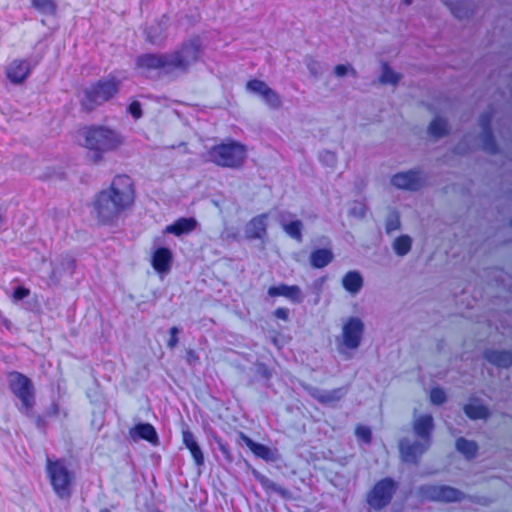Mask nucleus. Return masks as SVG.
Instances as JSON below:
<instances>
[{
    "label": "nucleus",
    "mask_w": 512,
    "mask_h": 512,
    "mask_svg": "<svg viewBox=\"0 0 512 512\" xmlns=\"http://www.w3.org/2000/svg\"><path fill=\"white\" fill-rule=\"evenodd\" d=\"M333 260V253L329 249H317L310 255V263L315 268H323Z\"/></svg>",
    "instance_id": "23"
},
{
    "label": "nucleus",
    "mask_w": 512,
    "mask_h": 512,
    "mask_svg": "<svg viewBox=\"0 0 512 512\" xmlns=\"http://www.w3.org/2000/svg\"><path fill=\"white\" fill-rule=\"evenodd\" d=\"M284 231L292 238L302 240V227L303 224L300 220H294L289 223H282Z\"/></svg>",
    "instance_id": "34"
},
{
    "label": "nucleus",
    "mask_w": 512,
    "mask_h": 512,
    "mask_svg": "<svg viewBox=\"0 0 512 512\" xmlns=\"http://www.w3.org/2000/svg\"><path fill=\"white\" fill-rule=\"evenodd\" d=\"M430 400L433 404L440 405L445 402L446 394L440 388H433L430 392Z\"/></svg>",
    "instance_id": "42"
},
{
    "label": "nucleus",
    "mask_w": 512,
    "mask_h": 512,
    "mask_svg": "<svg viewBox=\"0 0 512 512\" xmlns=\"http://www.w3.org/2000/svg\"><path fill=\"white\" fill-rule=\"evenodd\" d=\"M197 226V221L194 218H180L175 223L168 225L165 228V233L181 236L192 232Z\"/></svg>",
    "instance_id": "17"
},
{
    "label": "nucleus",
    "mask_w": 512,
    "mask_h": 512,
    "mask_svg": "<svg viewBox=\"0 0 512 512\" xmlns=\"http://www.w3.org/2000/svg\"><path fill=\"white\" fill-rule=\"evenodd\" d=\"M246 88L248 91L262 96L263 100L265 99L267 93L271 90V88L264 81L257 79L248 81Z\"/></svg>",
    "instance_id": "33"
},
{
    "label": "nucleus",
    "mask_w": 512,
    "mask_h": 512,
    "mask_svg": "<svg viewBox=\"0 0 512 512\" xmlns=\"http://www.w3.org/2000/svg\"><path fill=\"white\" fill-rule=\"evenodd\" d=\"M466 415L471 419H483L488 416V410L485 406L471 402L464 407Z\"/></svg>",
    "instance_id": "26"
},
{
    "label": "nucleus",
    "mask_w": 512,
    "mask_h": 512,
    "mask_svg": "<svg viewBox=\"0 0 512 512\" xmlns=\"http://www.w3.org/2000/svg\"><path fill=\"white\" fill-rule=\"evenodd\" d=\"M119 85L120 81L114 76L99 80L85 89L82 105L88 110L94 109L111 99L118 92Z\"/></svg>",
    "instance_id": "6"
},
{
    "label": "nucleus",
    "mask_w": 512,
    "mask_h": 512,
    "mask_svg": "<svg viewBox=\"0 0 512 512\" xmlns=\"http://www.w3.org/2000/svg\"><path fill=\"white\" fill-rule=\"evenodd\" d=\"M100 512H110L109 510L105 509V510H102Z\"/></svg>",
    "instance_id": "53"
},
{
    "label": "nucleus",
    "mask_w": 512,
    "mask_h": 512,
    "mask_svg": "<svg viewBox=\"0 0 512 512\" xmlns=\"http://www.w3.org/2000/svg\"><path fill=\"white\" fill-rule=\"evenodd\" d=\"M345 394L343 388L334 389L332 391H318L313 396L321 403L331 404L339 401Z\"/></svg>",
    "instance_id": "24"
},
{
    "label": "nucleus",
    "mask_w": 512,
    "mask_h": 512,
    "mask_svg": "<svg viewBox=\"0 0 512 512\" xmlns=\"http://www.w3.org/2000/svg\"><path fill=\"white\" fill-rule=\"evenodd\" d=\"M80 144L92 152L91 160L99 163L105 153L113 152L124 144L123 135L112 128L93 125L82 129Z\"/></svg>",
    "instance_id": "3"
},
{
    "label": "nucleus",
    "mask_w": 512,
    "mask_h": 512,
    "mask_svg": "<svg viewBox=\"0 0 512 512\" xmlns=\"http://www.w3.org/2000/svg\"><path fill=\"white\" fill-rule=\"evenodd\" d=\"M47 473L55 493L61 498H67L71 495V486L74 481V475L71 473L62 461L47 460Z\"/></svg>",
    "instance_id": "8"
},
{
    "label": "nucleus",
    "mask_w": 512,
    "mask_h": 512,
    "mask_svg": "<svg viewBox=\"0 0 512 512\" xmlns=\"http://www.w3.org/2000/svg\"><path fill=\"white\" fill-rule=\"evenodd\" d=\"M30 294V290L25 288V287H17L15 290H14V293H13V298L15 300H22L24 298H26L27 296H29Z\"/></svg>",
    "instance_id": "47"
},
{
    "label": "nucleus",
    "mask_w": 512,
    "mask_h": 512,
    "mask_svg": "<svg viewBox=\"0 0 512 512\" xmlns=\"http://www.w3.org/2000/svg\"><path fill=\"white\" fill-rule=\"evenodd\" d=\"M352 213L359 217H363L365 216L366 208L363 204L359 203L352 208Z\"/></svg>",
    "instance_id": "50"
},
{
    "label": "nucleus",
    "mask_w": 512,
    "mask_h": 512,
    "mask_svg": "<svg viewBox=\"0 0 512 512\" xmlns=\"http://www.w3.org/2000/svg\"><path fill=\"white\" fill-rule=\"evenodd\" d=\"M364 333V323L358 317H349L342 326V343L348 349H357Z\"/></svg>",
    "instance_id": "10"
},
{
    "label": "nucleus",
    "mask_w": 512,
    "mask_h": 512,
    "mask_svg": "<svg viewBox=\"0 0 512 512\" xmlns=\"http://www.w3.org/2000/svg\"><path fill=\"white\" fill-rule=\"evenodd\" d=\"M411 244V238L407 235H402L394 241L393 247L396 254L404 256L410 251Z\"/></svg>",
    "instance_id": "35"
},
{
    "label": "nucleus",
    "mask_w": 512,
    "mask_h": 512,
    "mask_svg": "<svg viewBox=\"0 0 512 512\" xmlns=\"http://www.w3.org/2000/svg\"><path fill=\"white\" fill-rule=\"evenodd\" d=\"M491 113L486 112L480 117V126L483 130L482 141L484 149L493 152L495 150V142L490 130Z\"/></svg>",
    "instance_id": "19"
},
{
    "label": "nucleus",
    "mask_w": 512,
    "mask_h": 512,
    "mask_svg": "<svg viewBox=\"0 0 512 512\" xmlns=\"http://www.w3.org/2000/svg\"><path fill=\"white\" fill-rule=\"evenodd\" d=\"M206 156L208 161L217 166L239 169L247 159V148L240 142L228 140L209 148Z\"/></svg>",
    "instance_id": "4"
},
{
    "label": "nucleus",
    "mask_w": 512,
    "mask_h": 512,
    "mask_svg": "<svg viewBox=\"0 0 512 512\" xmlns=\"http://www.w3.org/2000/svg\"><path fill=\"white\" fill-rule=\"evenodd\" d=\"M130 114L135 118V119H138L141 117L142 115V111H141V105L139 102H133L129 105V108H128Z\"/></svg>",
    "instance_id": "46"
},
{
    "label": "nucleus",
    "mask_w": 512,
    "mask_h": 512,
    "mask_svg": "<svg viewBox=\"0 0 512 512\" xmlns=\"http://www.w3.org/2000/svg\"><path fill=\"white\" fill-rule=\"evenodd\" d=\"M422 496L433 501H457L461 492L449 486L429 485L421 488Z\"/></svg>",
    "instance_id": "11"
},
{
    "label": "nucleus",
    "mask_w": 512,
    "mask_h": 512,
    "mask_svg": "<svg viewBox=\"0 0 512 512\" xmlns=\"http://www.w3.org/2000/svg\"><path fill=\"white\" fill-rule=\"evenodd\" d=\"M32 6L42 14L52 15L56 10L53 0H31Z\"/></svg>",
    "instance_id": "36"
},
{
    "label": "nucleus",
    "mask_w": 512,
    "mask_h": 512,
    "mask_svg": "<svg viewBox=\"0 0 512 512\" xmlns=\"http://www.w3.org/2000/svg\"><path fill=\"white\" fill-rule=\"evenodd\" d=\"M243 440L246 444V446L258 457H261L263 459H268L270 457V449L263 445L254 442L252 439H250L247 436H243Z\"/></svg>",
    "instance_id": "27"
},
{
    "label": "nucleus",
    "mask_w": 512,
    "mask_h": 512,
    "mask_svg": "<svg viewBox=\"0 0 512 512\" xmlns=\"http://www.w3.org/2000/svg\"><path fill=\"white\" fill-rule=\"evenodd\" d=\"M268 295L271 297L282 296L293 303H301L303 301L302 291L297 285L280 284L278 286H271L268 289Z\"/></svg>",
    "instance_id": "14"
},
{
    "label": "nucleus",
    "mask_w": 512,
    "mask_h": 512,
    "mask_svg": "<svg viewBox=\"0 0 512 512\" xmlns=\"http://www.w3.org/2000/svg\"><path fill=\"white\" fill-rule=\"evenodd\" d=\"M320 160L324 164H326L330 167H333V166H335V164L337 162V157H336L335 153L330 152V151H325L320 154Z\"/></svg>",
    "instance_id": "43"
},
{
    "label": "nucleus",
    "mask_w": 512,
    "mask_h": 512,
    "mask_svg": "<svg viewBox=\"0 0 512 512\" xmlns=\"http://www.w3.org/2000/svg\"><path fill=\"white\" fill-rule=\"evenodd\" d=\"M246 88L248 91L262 96L263 100L265 99L267 93L271 90V88L264 81L257 79L248 81Z\"/></svg>",
    "instance_id": "31"
},
{
    "label": "nucleus",
    "mask_w": 512,
    "mask_h": 512,
    "mask_svg": "<svg viewBox=\"0 0 512 512\" xmlns=\"http://www.w3.org/2000/svg\"><path fill=\"white\" fill-rule=\"evenodd\" d=\"M356 435L358 438L362 439L365 442H370L371 440V430L366 426H359L356 428Z\"/></svg>",
    "instance_id": "44"
},
{
    "label": "nucleus",
    "mask_w": 512,
    "mask_h": 512,
    "mask_svg": "<svg viewBox=\"0 0 512 512\" xmlns=\"http://www.w3.org/2000/svg\"><path fill=\"white\" fill-rule=\"evenodd\" d=\"M334 74L336 77L338 78H342V77H345L347 75H351L353 77H357V71L349 64L345 65V64H339V65H336L335 68H334Z\"/></svg>",
    "instance_id": "38"
},
{
    "label": "nucleus",
    "mask_w": 512,
    "mask_h": 512,
    "mask_svg": "<svg viewBox=\"0 0 512 512\" xmlns=\"http://www.w3.org/2000/svg\"><path fill=\"white\" fill-rule=\"evenodd\" d=\"M453 15L459 19L468 18L472 12L470 3L457 2L455 4H448Z\"/></svg>",
    "instance_id": "29"
},
{
    "label": "nucleus",
    "mask_w": 512,
    "mask_h": 512,
    "mask_svg": "<svg viewBox=\"0 0 512 512\" xmlns=\"http://www.w3.org/2000/svg\"><path fill=\"white\" fill-rule=\"evenodd\" d=\"M428 131L430 135L436 138L442 137L447 133V122L440 117H436L430 123Z\"/></svg>",
    "instance_id": "30"
},
{
    "label": "nucleus",
    "mask_w": 512,
    "mask_h": 512,
    "mask_svg": "<svg viewBox=\"0 0 512 512\" xmlns=\"http://www.w3.org/2000/svg\"><path fill=\"white\" fill-rule=\"evenodd\" d=\"M433 429V418L429 414L416 417L413 422V430L419 440L410 444L406 440L400 442V452L404 461L415 462L430 446V433Z\"/></svg>",
    "instance_id": "5"
},
{
    "label": "nucleus",
    "mask_w": 512,
    "mask_h": 512,
    "mask_svg": "<svg viewBox=\"0 0 512 512\" xmlns=\"http://www.w3.org/2000/svg\"><path fill=\"white\" fill-rule=\"evenodd\" d=\"M305 63H306L307 69L309 70L310 74L313 77H319L322 74V72H323L322 65L320 62H318L314 58H311V57L307 58L305 60Z\"/></svg>",
    "instance_id": "41"
},
{
    "label": "nucleus",
    "mask_w": 512,
    "mask_h": 512,
    "mask_svg": "<svg viewBox=\"0 0 512 512\" xmlns=\"http://www.w3.org/2000/svg\"><path fill=\"white\" fill-rule=\"evenodd\" d=\"M264 101L272 109H278L282 104L279 94L273 89L267 93Z\"/></svg>",
    "instance_id": "39"
},
{
    "label": "nucleus",
    "mask_w": 512,
    "mask_h": 512,
    "mask_svg": "<svg viewBox=\"0 0 512 512\" xmlns=\"http://www.w3.org/2000/svg\"><path fill=\"white\" fill-rule=\"evenodd\" d=\"M182 436L183 443L189 449L195 463L198 466L202 465L204 462V456L197 441L195 440L194 435L190 431L185 430L183 431Z\"/></svg>",
    "instance_id": "21"
},
{
    "label": "nucleus",
    "mask_w": 512,
    "mask_h": 512,
    "mask_svg": "<svg viewBox=\"0 0 512 512\" xmlns=\"http://www.w3.org/2000/svg\"><path fill=\"white\" fill-rule=\"evenodd\" d=\"M32 67L26 60H13L6 69L7 78L14 84H20L29 76Z\"/></svg>",
    "instance_id": "13"
},
{
    "label": "nucleus",
    "mask_w": 512,
    "mask_h": 512,
    "mask_svg": "<svg viewBox=\"0 0 512 512\" xmlns=\"http://www.w3.org/2000/svg\"><path fill=\"white\" fill-rule=\"evenodd\" d=\"M178 333H179V329L176 326H174V327H172L170 329L171 337H170V339L168 341V347L169 348L173 349V348H175L177 346V344L179 342V339L177 337Z\"/></svg>",
    "instance_id": "45"
},
{
    "label": "nucleus",
    "mask_w": 512,
    "mask_h": 512,
    "mask_svg": "<svg viewBox=\"0 0 512 512\" xmlns=\"http://www.w3.org/2000/svg\"><path fill=\"white\" fill-rule=\"evenodd\" d=\"M246 88L248 91L262 96L263 100L265 99L267 93L271 90V88L264 81L257 79L248 81Z\"/></svg>",
    "instance_id": "32"
},
{
    "label": "nucleus",
    "mask_w": 512,
    "mask_h": 512,
    "mask_svg": "<svg viewBox=\"0 0 512 512\" xmlns=\"http://www.w3.org/2000/svg\"><path fill=\"white\" fill-rule=\"evenodd\" d=\"M74 263L75 260L71 256H64L60 265L53 268V275H57L62 272H72L74 269Z\"/></svg>",
    "instance_id": "37"
},
{
    "label": "nucleus",
    "mask_w": 512,
    "mask_h": 512,
    "mask_svg": "<svg viewBox=\"0 0 512 512\" xmlns=\"http://www.w3.org/2000/svg\"><path fill=\"white\" fill-rule=\"evenodd\" d=\"M129 436L133 441L146 440L155 445L158 443V435L155 428L149 423H140L129 430Z\"/></svg>",
    "instance_id": "16"
},
{
    "label": "nucleus",
    "mask_w": 512,
    "mask_h": 512,
    "mask_svg": "<svg viewBox=\"0 0 512 512\" xmlns=\"http://www.w3.org/2000/svg\"><path fill=\"white\" fill-rule=\"evenodd\" d=\"M342 285L346 291L355 295L363 287V278L358 271H349L344 275Z\"/></svg>",
    "instance_id": "20"
},
{
    "label": "nucleus",
    "mask_w": 512,
    "mask_h": 512,
    "mask_svg": "<svg viewBox=\"0 0 512 512\" xmlns=\"http://www.w3.org/2000/svg\"><path fill=\"white\" fill-rule=\"evenodd\" d=\"M202 45L198 38L184 42L169 53L144 54L137 58L136 65L143 73L158 71L163 75L185 74L200 58Z\"/></svg>",
    "instance_id": "1"
},
{
    "label": "nucleus",
    "mask_w": 512,
    "mask_h": 512,
    "mask_svg": "<svg viewBox=\"0 0 512 512\" xmlns=\"http://www.w3.org/2000/svg\"><path fill=\"white\" fill-rule=\"evenodd\" d=\"M152 27L149 29V32H148V37H149V40L151 43H157V38L152 36L151 33H152Z\"/></svg>",
    "instance_id": "51"
},
{
    "label": "nucleus",
    "mask_w": 512,
    "mask_h": 512,
    "mask_svg": "<svg viewBox=\"0 0 512 512\" xmlns=\"http://www.w3.org/2000/svg\"><path fill=\"white\" fill-rule=\"evenodd\" d=\"M186 361L189 365H195L199 361V357L194 350L189 349L186 352Z\"/></svg>",
    "instance_id": "48"
},
{
    "label": "nucleus",
    "mask_w": 512,
    "mask_h": 512,
    "mask_svg": "<svg viewBox=\"0 0 512 512\" xmlns=\"http://www.w3.org/2000/svg\"><path fill=\"white\" fill-rule=\"evenodd\" d=\"M134 199L133 180L127 175H118L114 177L109 188L96 196L94 210L100 221L110 222L129 209Z\"/></svg>",
    "instance_id": "2"
},
{
    "label": "nucleus",
    "mask_w": 512,
    "mask_h": 512,
    "mask_svg": "<svg viewBox=\"0 0 512 512\" xmlns=\"http://www.w3.org/2000/svg\"><path fill=\"white\" fill-rule=\"evenodd\" d=\"M400 227L399 214L395 211L391 212L386 219V231L391 233Z\"/></svg>",
    "instance_id": "40"
},
{
    "label": "nucleus",
    "mask_w": 512,
    "mask_h": 512,
    "mask_svg": "<svg viewBox=\"0 0 512 512\" xmlns=\"http://www.w3.org/2000/svg\"><path fill=\"white\" fill-rule=\"evenodd\" d=\"M267 214L252 218L245 226V236L248 239H262L267 230Z\"/></svg>",
    "instance_id": "15"
},
{
    "label": "nucleus",
    "mask_w": 512,
    "mask_h": 512,
    "mask_svg": "<svg viewBox=\"0 0 512 512\" xmlns=\"http://www.w3.org/2000/svg\"><path fill=\"white\" fill-rule=\"evenodd\" d=\"M274 315L276 318L286 321L289 316V311L286 308L280 307L275 310Z\"/></svg>",
    "instance_id": "49"
},
{
    "label": "nucleus",
    "mask_w": 512,
    "mask_h": 512,
    "mask_svg": "<svg viewBox=\"0 0 512 512\" xmlns=\"http://www.w3.org/2000/svg\"><path fill=\"white\" fill-rule=\"evenodd\" d=\"M403 3L408 6L412 3V0H403Z\"/></svg>",
    "instance_id": "52"
},
{
    "label": "nucleus",
    "mask_w": 512,
    "mask_h": 512,
    "mask_svg": "<svg viewBox=\"0 0 512 512\" xmlns=\"http://www.w3.org/2000/svg\"><path fill=\"white\" fill-rule=\"evenodd\" d=\"M456 448L468 459L473 458L478 449L477 444L474 441H469L464 438H459L456 441Z\"/></svg>",
    "instance_id": "25"
},
{
    "label": "nucleus",
    "mask_w": 512,
    "mask_h": 512,
    "mask_svg": "<svg viewBox=\"0 0 512 512\" xmlns=\"http://www.w3.org/2000/svg\"><path fill=\"white\" fill-rule=\"evenodd\" d=\"M487 360L502 368H507L512 364V354L508 351H487Z\"/></svg>",
    "instance_id": "22"
},
{
    "label": "nucleus",
    "mask_w": 512,
    "mask_h": 512,
    "mask_svg": "<svg viewBox=\"0 0 512 512\" xmlns=\"http://www.w3.org/2000/svg\"><path fill=\"white\" fill-rule=\"evenodd\" d=\"M391 183L399 189L417 190L423 185L424 178L418 171H408L394 175Z\"/></svg>",
    "instance_id": "12"
},
{
    "label": "nucleus",
    "mask_w": 512,
    "mask_h": 512,
    "mask_svg": "<svg viewBox=\"0 0 512 512\" xmlns=\"http://www.w3.org/2000/svg\"><path fill=\"white\" fill-rule=\"evenodd\" d=\"M401 79V75L394 72L387 63L382 65V74L379 78L382 84L397 85Z\"/></svg>",
    "instance_id": "28"
},
{
    "label": "nucleus",
    "mask_w": 512,
    "mask_h": 512,
    "mask_svg": "<svg viewBox=\"0 0 512 512\" xmlns=\"http://www.w3.org/2000/svg\"><path fill=\"white\" fill-rule=\"evenodd\" d=\"M172 254L167 248H159L155 251L152 258V265L158 272H166L170 268Z\"/></svg>",
    "instance_id": "18"
},
{
    "label": "nucleus",
    "mask_w": 512,
    "mask_h": 512,
    "mask_svg": "<svg viewBox=\"0 0 512 512\" xmlns=\"http://www.w3.org/2000/svg\"><path fill=\"white\" fill-rule=\"evenodd\" d=\"M396 490V483L389 478L383 479L376 483L374 488L368 495V503L376 509H381L392 499Z\"/></svg>",
    "instance_id": "9"
},
{
    "label": "nucleus",
    "mask_w": 512,
    "mask_h": 512,
    "mask_svg": "<svg viewBox=\"0 0 512 512\" xmlns=\"http://www.w3.org/2000/svg\"><path fill=\"white\" fill-rule=\"evenodd\" d=\"M9 388L20 400L19 410L30 416L35 405V391L32 381L22 373L13 371L8 374Z\"/></svg>",
    "instance_id": "7"
}]
</instances>
